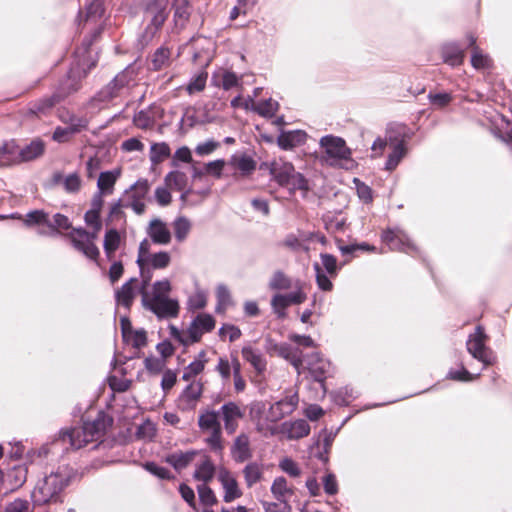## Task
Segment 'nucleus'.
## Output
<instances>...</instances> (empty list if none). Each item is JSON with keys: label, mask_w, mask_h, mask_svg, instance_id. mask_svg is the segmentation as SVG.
Returning a JSON list of instances; mask_svg holds the SVG:
<instances>
[{"label": "nucleus", "mask_w": 512, "mask_h": 512, "mask_svg": "<svg viewBox=\"0 0 512 512\" xmlns=\"http://www.w3.org/2000/svg\"><path fill=\"white\" fill-rule=\"evenodd\" d=\"M229 164L234 169L239 170L242 173V175H249L256 168L255 161L251 157L244 154L233 155L230 159Z\"/></svg>", "instance_id": "nucleus-36"}, {"label": "nucleus", "mask_w": 512, "mask_h": 512, "mask_svg": "<svg viewBox=\"0 0 512 512\" xmlns=\"http://www.w3.org/2000/svg\"><path fill=\"white\" fill-rule=\"evenodd\" d=\"M218 480L224 489L223 500L225 502H232L242 496V491L239 488L236 478L228 469L224 467L219 469Z\"/></svg>", "instance_id": "nucleus-16"}, {"label": "nucleus", "mask_w": 512, "mask_h": 512, "mask_svg": "<svg viewBox=\"0 0 512 512\" xmlns=\"http://www.w3.org/2000/svg\"><path fill=\"white\" fill-rule=\"evenodd\" d=\"M191 226L190 220L185 217H178L175 219L173 222V229L176 240L183 242L190 233Z\"/></svg>", "instance_id": "nucleus-48"}, {"label": "nucleus", "mask_w": 512, "mask_h": 512, "mask_svg": "<svg viewBox=\"0 0 512 512\" xmlns=\"http://www.w3.org/2000/svg\"><path fill=\"white\" fill-rule=\"evenodd\" d=\"M138 280L131 278L115 291V299L118 305L129 309L137 295Z\"/></svg>", "instance_id": "nucleus-22"}, {"label": "nucleus", "mask_w": 512, "mask_h": 512, "mask_svg": "<svg viewBox=\"0 0 512 512\" xmlns=\"http://www.w3.org/2000/svg\"><path fill=\"white\" fill-rule=\"evenodd\" d=\"M204 356L205 354L201 353L197 359H195L187 367H185L182 375V379L184 381H195V377L203 372L206 364Z\"/></svg>", "instance_id": "nucleus-41"}, {"label": "nucleus", "mask_w": 512, "mask_h": 512, "mask_svg": "<svg viewBox=\"0 0 512 512\" xmlns=\"http://www.w3.org/2000/svg\"><path fill=\"white\" fill-rule=\"evenodd\" d=\"M231 454L233 459L238 463H243L252 457L248 435L240 434L236 437L231 448Z\"/></svg>", "instance_id": "nucleus-25"}, {"label": "nucleus", "mask_w": 512, "mask_h": 512, "mask_svg": "<svg viewBox=\"0 0 512 512\" xmlns=\"http://www.w3.org/2000/svg\"><path fill=\"white\" fill-rule=\"evenodd\" d=\"M69 238L75 249L82 252L86 257L96 260L100 254L98 247L95 245V240L98 235L86 231L83 228H74L69 233Z\"/></svg>", "instance_id": "nucleus-10"}, {"label": "nucleus", "mask_w": 512, "mask_h": 512, "mask_svg": "<svg viewBox=\"0 0 512 512\" xmlns=\"http://www.w3.org/2000/svg\"><path fill=\"white\" fill-rule=\"evenodd\" d=\"M213 80L217 86L222 87L224 90L240 86V79L237 75L227 70H222L214 74Z\"/></svg>", "instance_id": "nucleus-37"}, {"label": "nucleus", "mask_w": 512, "mask_h": 512, "mask_svg": "<svg viewBox=\"0 0 512 512\" xmlns=\"http://www.w3.org/2000/svg\"><path fill=\"white\" fill-rule=\"evenodd\" d=\"M263 466L257 462H250L243 468V477L248 488L253 487L263 478Z\"/></svg>", "instance_id": "nucleus-33"}, {"label": "nucleus", "mask_w": 512, "mask_h": 512, "mask_svg": "<svg viewBox=\"0 0 512 512\" xmlns=\"http://www.w3.org/2000/svg\"><path fill=\"white\" fill-rule=\"evenodd\" d=\"M277 355L289 361L292 364V366L296 369L298 374L301 373L303 359L302 352L298 348H293L291 345L287 343H281Z\"/></svg>", "instance_id": "nucleus-28"}, {"label": "nucleus", "mask_w": 512, "mask_h": 512, "mask_svg": "<svg viewBox=\"0 0 512 512\" xmlns=\"http://www.w3.org/2000/svg\"><path fill=\"white\" fill-rule=\"evenodd\" d=\"M305 299L306 295L299 289L296 292L287 295H275L271 301V304L275 313H277L278 316L282 318L285 316V309L288 306L291 304H300L304 302Z\"/></svg>", "instance_id": "nucleus-20"}, {"label": "nucleus", "mask_w": 512, "mask_h": 512, "mask_svg": "<svg viewBox=\"0 0 512 512\" xmlns=\"http://www.w3.org/2000/svg\"><path fill=\"white\" fill-rule=\"evenodd\" d=\"M219 414L224 421L227 433L233 434L238 428L239 420L243 417L240 407L234 402H228L220 408Z\"/></svg>", "instance_id": "nucleus-17"}, {"label": "nucleus", "mask_w": 512, "mask_h": 512, "mask_svg": "<svg viewBox=\"0 0 512 512\" xmlns=\"http://www.w3.org/2000/svg\"><path fill=\"white\" fill-rule=\"evenodd\" d=\"M306 141V133L301 130L284 132L278 137V145L283 149H291Z\"/></svg>", "instance_id": "nucleus-32"}, {"label": "nucleus", "mask_w": 512, "mask_h": 512, "mask_svg": "<svg viewBox=\"0 0 512 512\" xmlns=\"http://www.w3.org/2000/svg\"><path fill=\"white\" fill-rule=\"evenodd\" d=\"M144 365L146 370L153 375L159 374L161 372H164L165 367V361L163 359L158 358H146L144 361Z\"/></svg>", "instance_id": "nucleus-60"}, {"label": "nucleus", "mask_w": 512, "mask_h": 512, "mask_svg": "<svg viewBox=\"0 0 512 512\" xmlns=\"http://www.w3.org/2000/svg\"><path fill=\"white\" fill-rule=\"evenodd\" d=\"M388 140L389 145L393 150L388 156L386 169L392 171L398 166L400 161L406 155V148L404 146L403 136L400 133L394 134L391 129L388 130Z\"/></svg>", "instance_id": "nucleus-15"}, {"label": "nucleus", "mask_w": 512, "mask_h": 512, "mask_svg": "<svg viewBox=\"0 0 512 512\" xmlns=\"http://www.w3.org/2000/svg\"><path fill=\"white\" fill-rule=\"evenodd\" d=\"M193 44L196 47L205 48L202 52H195L193 55L194 62H198L203 59L206 64L210 62L211 59V49L212 43L206 38H197L193 40Z\"/></svg>", "instance_id": "nucleus-47"}, {"label": "nucleus", "mask_w": 512, "mask_h": 512, "mask_svg": "<svg viewBox=\"0 0 512 512\" xmlns=\"http://www.w3.org/2000/svg\"><path fill=\"white\" fill-rule=\"evenodd\" d=\"M198 425L203 432L209 433L221 428L218 413L214 411H207L202 413L198 419Z\"/></svg>", "instance_id": "nucleus-43"}, {"label": "nucleus", "mask_w": 512, "mask_h": 512, "mask_svg": "<svg viewBox=\"0 0 512 512\" xmlns=\"http://www.w3.org/2000/svg\"><path fill=\"white\" fill-rule=\"evenodd\" d=\"M170 154L171 150L167 143H154L150 148V161L152 164H159L167 159Z\"/></svg>", "instance_id": "nucleus-44"}, {"label": "nucleus", "mask_w": 512, "mask_h": 512, "mask_svg": "<svg viewBox=\"0 0 512 512\" xmlns=\"http://www.w3.org/2000/svg\"><path fill=\"white\" fill-rule=\"evenodd\" d=\"M120 175L118 170L105 171L99 175L97 187L100 194H112L114 185Z\"/></svg>", "instance_id": "nucleus-34"}, {"label": "nucleus", "mask_w": 512, "mask_h": 512, "mask_svg": "<svg viewBox=\"0 0 512 512\" xmlns=\"http://www.w3.org/2000/svg\"><path fill=\"white\" fill-rule=\"evenodd\" d=\"M216 297L218 300L217 310H224L230 303V291L227 286L220 284L216 289Z\"/></svg>", "instance_id": "nucleus-58"}, {"label": "nucleus", "mask_w": 512, "mask_h": 512, "mask_svg": "<svg viewBox=\"0 0 512 512\" xmlns=\"http://www.w3.org/2000/svg\"><path fill=\"white\" fill-rule=\"evenodd\" d=\"M307 369L313 379L323 383L330 369V362L323 359L318 353H313L306 358Z\"/></svg>", "instance_id": "nucleus-21"}, {"label": "nucleus", "mask_w": 512, "mask_h": 512, "mask_svg": "<svg viewBox=\"0 0 512 512\" xmlns=\"http://www.w3.org/2000/svg\"><path fill=\"white\" fill-rule=\"evenodd\" d=\"M87 71L78 63L72 67L67 79L61 84L59 91L50 97L43 98L29 107V112L34 115H46L57 103L67 95L80 88L81 80L86 76Z\"/></svg>", "instance_id": "nucleus-2"}, {"label": "nucleus", "mask_w": 512, "mask_h": 512, "mask_svg": "<svg viewBox=\"0 0 512 512\" xmlns=\"http://www.w3.org/2000/svg\"><path fill=\"white\" fill-rule=\"evenodd\" d=\"M172 287L168 279H162L152 284L151 289L141 287L142 304L159 318L176 317L179 313L177 300L168 297Z\"/></svg>", "instance_id": "nucleus-1"}, {"label": "nucleus", "mask_w": 512, "mask_h": 512, "mask_svg": "<svg viewBox=\"0 0 512 512\" xmlns=\"http://www.w3.org/2000/svg\"><path fill=\"white\" fill-rule=\"evenodd\" d=\"M84 220L87 226H89L92 229L90 232L99 235V232L102 229L100 213L97 212L96 210H88L85 213Z\"/></svg>", "instance_id": "nucleus-52"}, {"label": "nucleus", "mask_w": 512, "mask_h": 512, "mask_svg": "<svg viewBox=\"0 0 512 512\" xmlns=\"http://www.w3.org/2000/svg\"><path fill=\"white\" fill-rule=\"evenodd\" d=\"M188 177L182 171H171L165 176L167 188L182 191L187 187Z\"/></svg>", "instance_id": "nucleus-42"}, {"label": "nucleus", "mask_w": 512, "mask_h": 512, "mask_svg": "<svg viewBox=\"0 0 512 512\" xmlns=\"http://www.w3.org/2000/svg\"><path fill=\"white\" fill-rule=\"evenodd\" d=\"M207 77L208 75L206 72L197 74L186 87L188 94L192 95L194 93L203 91L206 86Z\"/></svg>", "instance_id": "nucleus-55"}, {"label": "nucleus", "mask_w": 512, "mask_h": 512, "mask_svg": "<svg viewBox=\"0 0 512 512\" xmlns=\"http://www.w3.org/2000/svg\"><path fill=\"white\" fill-rule=\"evenodd\" d=\"M271 494L276 501L284 504H290V499L294 496V487L289 485L283 476L276 477L270 488Z\"/></svg>", "instance_id": "nucleus-23"}, {"label": "nucleus", "mask_w": 512, "mask_h": 512, "mask_svg": "<svg viewBox=\"0 0 512 512\" xmlns=\"http://www.w3.org/2000/svg\"><path fill=\"white\" fill-rule=\"evenodd\" d=\"M146 233L152 242L158 245H168L172 239L167 224L158 218L152 219L149 222Z\"/></svg>", "instance_id": "nucleus-18"}, {"label": "nucleus", "mask_w": 512, "mask_h": 512, "mask_svg": "<svg viewBox=\"0 0 512 512\" xmlns=\"http://www.w3.org/2000/svg\"><path fill=\"white\" fill-rule=\"evenodd\" d=\"M170 56L171 52L169 49L164 47L157 49L152 59L154 69L160 70L167 67L170 63Z\"/></svg>", "instance_id": "nucleus-51"}, {"label": "nucleus", "mask_w": 512, "mask_h": 512, "mask_svg": "<svg viewBox=\"0 0 512 512\" xmlns=\"http://www.w3.org/2000/svg\"><path fill=\"white\" fill-rule=\"evenodd\" d=\"M200 501L207 506L214 505L217 502L216 496L211 488L206 484H201L197 487Z\"/></svg>", "instance_id": "nucleus-57"}, {"label": "nucleus", "mask_w": 512, "mask_h": 512, "mask_svg": "<svg viewBox=\"0 0 512 512\" xmlns=\"http://www.w3.org/2000/svg\"><path fill=\"white\" fill-rule=\"evenodd\" d=\"M467 48H463L458 42H450V66L463 63Z\"/></svg>", "instance_id": "nucleus-53"}, {"label": "nucleus", "mask_w": 512, "mask_h": 512, "mask_svg": "<svg viewBox=\"0 0 512 512\" xmlns=\"http://www.w3.org/2000/svg\"><path fill=\"white\" fill-rule=\"evenodd\" d=\"M138 255L140 256V261L149 267H153V269H165L171 263V255L167 251L150 253V242L147 239L140 243Z\"/></svg>", "instance_id": "nucleus-12"}, {"label": "nucleus", "mask_w": 512, "mask_h": 512, "mask_svg": "<svg viewBox=\"0 0 512 512\" xmlns=\"http://www.w3.org/2000/svg\"><path fill=\"white\" fill-rule=\"evenodd\" d=\"M481 375V371L471 372L465 366H461L459 369H450L449 377L450 381L459 382H472Z\"/></svg>", "instance_id": "nucleus-46"}, {"label": "nucleus", "mask_w": 512, "mask_h": 512, "mask_svg": "<svg viewBox=\"0 0 512 512\" xmlns=\"http://www.w3.org/2000/svg\"><path fill=\"white\" fill-rule=\"evenodd\" d=\"M279 468L293 478L301 475V469L298 464L289 457H284L279 461Z\"/></svg>", "instance_id": "nucleus-54"}, {"label": "nucleus", "mask_w": 512, "mask_h": 512, "mask_svg": "<svg viewBox=\"0 0 512 512\" xmlns=\"http://www.w3.org/2000/svg\"><path fill=\"white\" fill-rule=\"evenodd\" d=\"M121 244V236L116 229H109L104 237V251L109 260L114 256V253Z\"/></svg>", "instance_id": "nucleus-39"}, {"label": "nucleus", "mask_w": 512, "mask_h": 512, "mask_svg": "<svg viewBox=\"0 0 512 512\" xmlns=\"http://www.w3.org/2000/svg\"><path fill=\"white\" fill-rule=\"evenodd\" d=\"M270 172L274 180L282 187L289 190L290 193L300 191L305 197L309 191L307 179L297 172L294 166L282 159L275 160L270 165Z\"/></svg>", "instance_id": "nucleus-3"}, {"label": "nucleus", "mask_w": 512, "mask_h": 512, "mask_svg": "<svg viewBox=\"0 0 512 512\" xmlns=\"http://www.w3.org/2000/svg\"><path fill=\"white\" fill-rule=\"evenodd\" d=\"M190 16V6L188 0H175L174 2V22L176 27L183 28Z\"/></svg>", "instance_id": "nucleus-38"}, {"label": "nucleus", "mask_w": 512, "mask_h": 512, "mask_svg": "<svg viewBox=\"0 0 512 512\" xmlns=\"http://www.w3.org/2000/svg\"><path fill=\"white\" fill-rule=\"evenodd\" d=\"M88 126V121H77L76 124L67 127H57L53 133V140L59 143H65L72 139V137L85 130Z\"/></svg>", "instance_id": "nucleus-27"}, {"label": "nucleus", "mask_w": 512, "mask_h": 512, "mask_svg": "<svg viewBox=\"0 0 512 512\" xmlns=\"http://www.w3.org/2000/svg\"><path fill=\"white\" fill-rule=\"evenodd\" d=\"M503 120L506 123V131L503 133L499 129H496L493 131L494 136L508 145L510 149L512 148V122L505 117H503Z\"/></svg>", "instance_id": "nucleus-59"}, {"label": "nucleus", "mask_w": 512, "mask_h": 512, "mask_svg": "<svg viewBox=\"0 0 512 512\" xmlns=\"http://www.w3.org/2000/svg\"><path fill=\"white\" fill-rule=\"evenodd\" d=\"M265 412V405L262 402H254L250 405V417L256 425L258 432L263 435L275 434L274 423L285 417V413L282 410L281 405L276 402L272 404L267 410L265 418L261 417V414Z\"/></svg>", "instance_id": "nucleus-7"}, {"label": "nucleus", "mask_w": 512, "mask_h": 512, "mask_svg": "<svg viewBox=\"0 0 512 512\" xmlns=\"http://www.w3.org/2000/svg\"><path fill=\"white\" fill-rule=\"evenodd\" d=\"M44 152V144L40 140H34L25 147L18 146V161L27 162L40 157Z\"/></svg>", "instance_id": "nucleus-31"}, {"label": "nucleus", "mask_w": 512, "mask_h": 512, "mask_svg": "<svg viewBox=\"0 0 512 512\" xmlns=\"http://www.w3.org/2000/svg\"><path fill=\"white\" fill-rule=\"evenodd\" d=\"M67 485V479L60 473L46 476L34 489L33 498L37 503H47L54 499Z\"/></svg>", "instance_id": "nucleus-8"}, {"label": "nucleus", "mask_w": 512, "mask_h": 512, "mask_svg": "<svg viewBox=\"0 0 512 512\" xmlns=\"http://www.w3.org/2000/svg\"><path fill=\"white\" fill-rule=\"evenodd\" d=\"M382 239L391 249H400V244L407 245L408 247L413 246L407 236L400 231H385L382 235Z\"/></svg>", "instance_id": "nucleus-40"}, {"label": "nucleus", "mask_w": 512, "mask_h": 512, "mask_svg": "<svg viewBox=\"0 0 512 512\" xmlns=\"http://www.w3.org/2000/svg\"><path fill=\"white\" fill-rule=\"evenodd\" d=\"M262 506L265 512H291L290 504H284L279 501H263Z\"/></svg>", "instance_id": "nucleus-63"}, {"label": "nucleus", "mask_w": 512, "mask_h": 512, "mask_svg": "<svg viewBox=\"0 0 512 512\" xmlns=\"http://www.w3.org/2000/svg\"><path fill=\"white\" fill-rule=\"evenodd\" d=\"M150 189L147 180H138L130 189L125 192V207H131L135 213L142 214L145 210L144 199Z\"/></svg>", "instance_id": "nucleus-11"}, {"label": "nucleus", "mask_w": 512, "mask_h": 512, "mask_svg": "<svg viewBox=\"0 0 512 512\" xmlns=\"http://www.w3.org/2000/svg\"><path fill=\"white\" fill-rule=\"evenodd\" d=\"M270 287L273 289H289L291 287L290 279L282 272H276L271 281Z\"/></svg>", "instance_id": "nucleus-62"}, {"label": "nucleus", "mask_w": 512, "mask_h": 512, "mask_svg": "<svg viewBox=\"0 0 512 512\" xmlns=\"http://www.w3.org/2000/svg\"><path fill=\"white\" fill-rule=\"evenodd\" d=\"M241 353L243 358L250 363L258 374H261L266 370L267 362L258 350L247 345L242 348Z\"/></svg>", "instance_id": "nucleus-29"}, {"label": "nucleus", "mask_w": 512, "mask_h": 512, "mask_svg": "<svg viewBox=\"0 0 512 512\" xmlns=\"http://www.w3.org/2000/svg\"><path fill=\"white\" fill-rule=\"evenodd\" d=\"M124 339L131 343L134 347H142L146 344L147 337L146 332L144 330H131L129 331V335H124Z\"/></svg>", "instance_id": "nucleus-56"}, {"label": "nucleus", "mask_w": 512, "mask_h": 512, "mask_svg": "<svg viewBox=\"0 0 512 512\" xmlns=\"http://www.w3.org/2000/svg\"><path fill=\"white\" fill-rule=\"evenodd\" d=\"M207 303V294L204 291H196L188 301L189 307L191 309H202L206 306Z\"/></svg>", "instance_id": "nucleus-64"}, {"label": "nucleus", "mask_w": 512, "mask_h": 512, "mask_svg": "<svg viewBox=\"0 0 512 512\" xmlns=\"http://www.w3.org/2000/svg\"><path fill=\"white\" fill-rule=\"evenodd\" d=\"M280 432L285 434L288 439L295 440L306 437L310 433V426L303 419L287 421L281 424Z\"/></svg>", "instance_id": "nucleus-24"}, {"label": "nucleus", "mask_w": 512, "mask_h": 512, "mask_svg": "<svg viewBox=\"0 0 512 512\" xmlns=\"http://www.w3.org/2000/svg\"><path fill=\"white\" fill-rule=\"evenodd\" d=\"M488 335L482 325H477L473 334H470L467 341V351L474 360L482 364V369L496 363V353L486 345Z\"/></svg>", "instance_id": "nucleus-6"}, {"label": "nucleus", "mask_w": 512, "mask_h": 512, "mask_svg": "<svg viewBox=\"0 0 512 512\" xmlns=\"http://www.w3.org/2000/svg\"><path fill=\"white\" fill-rule=\"evenodd\" d=\"M215 475V466L209 457H204L200 463L196 465L193 478L197 481L207 484Z\"/></svg>", "instance_id": "nucleus-30"}, {"label": "nucleus", "mask_w": 512, "mask_h": 512, "mask_svg": "<svg viewBox=\"0 0 512 512\" xmlns=\"http://www.w3.org/2000/svg\"><path fill=\"white\" fill-rule=\"evenodd\" d=\"M279 109V104L273 99L257 102L256 113L262 117H273Z\"/></svg>", "instance_id": "nucleus-50"}, {"label": "nucleus", "mask_w": 512, "mask_h": 512, "mask_svg": "<svg viewBox=\"0 0 512 512\" xmlns=\"http://www.w3.org/2000/svg\"><path fill=\"white\" fill-rule=\"evenodd\" d=\"M23 221L24 224L28 227L38 225L46 226L48 229H52L48 215L42 210H35L28 213Z\"/></svg>", "instance_id": "nucleus-45"}, {"label": "nucleus", "mask_w": 512, "mask_h": 512, "mask_svg": "<svg viewBox=\"0 0 512 512\" xmlns=\"http://www.w3.org/2000/svg\"><path fill=\"white\" fill-rule=\"evenodd\" d=\"M466 48L471 49V58L470 63L472 67L476 70H488L493 67V60L489 56V54L484 53L477 45H476V37L473 34L466 35Z\"/></svg>", "instance_id": "nucleus-14"}, {"label": "nucleus", "mask_w": 512, "mask_h": 512, "mask_svg": "<svg viewBox=\"0 0 512 512\" xmlns=\"http://www.w3.org/2000/svg\"><path fill=\"white\" fill-rule=\"evenodd\" d=\"M321 148L326 155V160L331 165H337L341 161L351 162V150L346 146L342 138L335 136H325L320 140Z\"/></svg>", "instance_id": "nucleus-9"}, {"label": "nucleus", "mask_w": 512, "mask_h": 512, "mask_svg": "<svg viewBox=\"0 0 512 512\" xmlns=\"http://www.w3.org/2000/svg\"><path fill=\"white\" fill-rule=\"evenodd\" d=\"M60 179H62L64 189L68 193H77L81 188L82 181L77 173H71L65 177H56V181H59Z\"/></svg>", "instance_id": "nucleus-49"}, {"label": "nucleus", "mask_w": 512, "mask_h": 512, "mask_svg": "<svg viewBox=\"0 0 512 512\" xmlns=\"http://www.w3.org/2000/svg\"><path fill=\"white\" fill-rule=\"evenodd\" d=\"M196 451H178L174 452L166 457V462L172 465L176 470L186 468L196 456Z\"/></svg>", "instance_id": "nucleus-35"}, {"label": "nucleus", "mask_w": 512, "mask_h": 512, "mask_svg": "<svg viewBox=\"0 0 512 512\" xmlns=\"http://www.w3.org/2000/svg\"><path fill=\"white\" fill-rule=\"evenodd\" d=\"M203 384L201 381H192L180 394L178 403L184 410L193 409L202 396Z\"/></svg>", "instance_id": "nucleus-19"}, {"label": "nucleus", "mask_w": 512, "mask_h": 512, "mask_svg": "<svg viewBox=\"0 0 512 512\" xmlns=\"http://www.w3.org/2000/svg\"><path fill=\"white\" fill-rule=\"evenodd\" d=\"M18 144L14 140L0 145V167L19 164Z\"/></svg>", "instance_id": "nucleus-26"}, {"label": "nucleus", "mask_w": 512, "mask_h": 512, "mask_svg": "<svg viewBox=\"0 0 512 512\" xmlns=\"http://www.w3.org/2000/svg\"><path fill=\"white\" fill-rule=\"evenodd\" d=\"M146 18L150 21L148 30L151 33L156 32L166 21L167 2L165 0H154L146 8Z\"/></svg>", "instance_id": "nucleus-13"}, {"label": "nucleus", "mask_w": 512, "mask_h": 512, "mask_svg": "<svg viewBox=\"0 0 512 512\" xmlns=\"http://www.w3.org/2000/svg\"><path fill=\"white\" fill-rule=\"evenodd\" d=\"M214 328V318L210 314L200 313L193 319L187 330H179L171 326L170 334L183 345H189L198 342L203 334L212 331Z\"/></svg>", "instance_id": "nucleus-5"}, {"label": "nucleus", "mask_w": 512, "mask_h": 512, "mask_svg": "<svg viewBox=\"0 0 512 512\" xmlns=\"http://www.w3.org/2000/svg\"><path fill=\"white\" fill-rule=\"evenodd\" d=\"M106 429L104 416H99L93 422H86L82 427L67 430L62 434V441L68 442L74 449H80L91 441L100 438Z\"/></svg>", "instance_id": "nucleus-4"}, {"label": "nucleus", "mask_w": 512, "mask_h": 512, "mask_svg": "<svg viewBox=\"0 0 512 512\" xmlns=\"http://www.w3.org/2000/svg\"><path fill=\"white\" fill-rule=\"evenodd\" d=\"M225 164V161L222 159L211 161L204 166V173L220 178Z\"/></svg>", "instance_id": "nucleus-61"}]
</instances>
